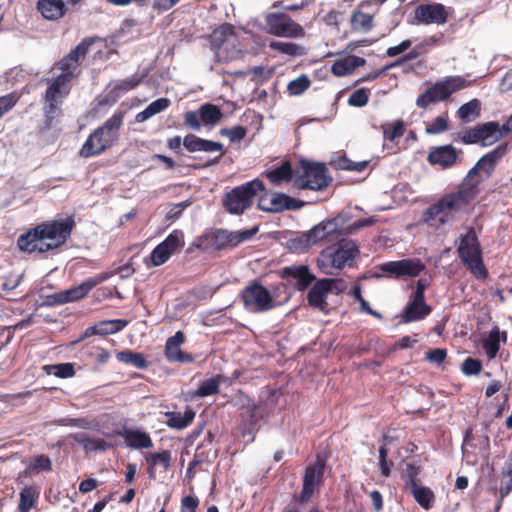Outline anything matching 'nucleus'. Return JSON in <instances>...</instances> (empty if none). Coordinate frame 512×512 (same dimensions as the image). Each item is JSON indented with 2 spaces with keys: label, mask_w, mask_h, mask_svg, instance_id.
Returning a JSON list of instances; mask_svg holds the SVG:
<instances>
[{
  "label": "nucleus",
  "mask_w": 512,
  "mask_h": 512,
  "mask_svg": "<svg viewBox=\"0 0 512 512\" xmlns=\"http://www.w3.org/2000/svg\"><path fill=\"white\" fill-rule=\"evenodd\" d=\"M88 46L86 42H81L59 62L61 73L50 83L45 94L44 110L47 117L54 118L63 98L68 94V84L74 77V71L78 67L80 60L84 59Z\"/></svg>",
  "instance_id": "f257e3e1"
},
{
  "label": "nucleus",
  "mask_w": 512,
  "mask_h": 512,
  "mask_svg": "<svg viewBox=\"0 0 512 512\" xmlns=\"http://www.w3.org/2000/svg\"><path fill=\"white\" fill-rule=\"evenodd\" d=\"M71 225L63 221L43 223L19 237L17 244L21 251L43 253L61 246L71 233Z\"/></svg>",
  "instance_id": "f03ea898"
},
{
  "label": "nucleus",
  "mask_w": 512,
  "mask_h": 512,
  "mask_svg": "<svg viewBox=\"0 0 512 512\" xmlns=\"http://www.w3.org/2000/svg\"><path fill=\"white\" fill-rule=\"evenodd\" d=\"M474 197L475 190L463 185L456 192L443 196L429 207L425 214L426 222L431 226L440 227L457 221Z\"/></svg>",
  "instance_id": "7ed1b4c3"
},
{
  "label": "nucleus",
  "mask_w": 512,
  "mask_h": 512,
  "mask_svg": "<svg viewBox=\"0 0 512 512\" xmlns=\"http://www.w3.org/2000/svg\"><path fill=\"white\" fill-rule=\"evenodd\" d=\"M359 253V246L355 241L342 240L336 246L324 249L317 259V265L324 274L334 275L335 271L346 266L351 267Z\"/></svg>",
  "instance_id": "20e7f679"
},
{
  "label": "nucleus",
  "mask_w": 512,
  "mask_h": 512,
  "mask_svg": "<svg viewBox=\"0 0 512 512\" xmlns=\"http://www.w3.org/2000/svg\"><path fill=\"white\" fill-rule=\"evenodd\" d=\"M344 222L342 215H338L329 221H323L309 231L292 239L289 247L292 251L301 253L320 242L335 241L341 235V225H344Z\"/></svg>",
  "instance_id": "39448f33"
},
{
  "label": "nucleus",
  "mask_w": 512,
  "mask_h": 512,
  "mask_svg": "<svg viewBox=\"0 0 512 512\" xmlns=\"http://www.w3.org/2000/svg\"><path fill=\"white\" fill-rule=\"evenodd\" d=\"M257 232V226L243 231L217 230L199 237L196 246L205 252L232 249L250 240Z\"/></svg>",
  "instance_id": "423d86ee"
},
{
  "label": "nucleus",
  "mask_w": 512,
  "mask_h": 512,
  "mask_svg": "<svg viewBox=\"0 0 512 512\" xmlns=\"http://www.w3.org/2000/svg\"><path fill=\"white\" fill-rule=\"evenodd\" d=\"M123 117L115 114L103 126L96 129L83 144L80 155L89 158L102 153L110 147L117 138V132L122 125Z\"/></svg>",
  "instance_id": "0eeeda50"
},
{
  "label": "nucleus",
  "mask_w": 512,
  "mask_h": 512,
  "mask_svg": "<svg viewBox=\"0 0 512 512\" xmlns=\"http://www.w3.org/2000/svg\"><path fill=\"white\" fill-rule=\"evenodd\" d=\"M457 252L463 264L475 277L483 279L487 276L480 244L473 229H468L464 235L460 236Z\"/></svg>",
  "instance_id": "6e6552de"
},
{
  "label": "nucleus",
  "mask_w": 512,
  "mask_h": 512,
  "mask_svg": "<svg viewBox=\"0 0 512 512\" xmlns=\"http://www.w3.org/2000/svg\"><path fill=\"white\" fill-rule=\"evenodd\" d=\"M259 191H264V183L258 179L252 180L227 193L224 205L230 213L240 215L251 206Z\"/></svg>",
  "instance_id": "1a4fd4ad"
},
{
  "label": "nucleus",
  "mask_w": 512,
  "mask_h": 512,
  "mask_svg": "<svg viewBox=\"0 0 512 512\" xmlns=\"http://www.w3.org/2000/svg\"><path fill=\"white\" fill-rule=\"evenodd\" d=\"M469 84L460 76L447 77L443 81L435 83L421 94L416 100V105L425 109L431 103L443 101L451 94L469 86Z\"/></svg>",
  "instance_id": "9d476101"
},
{
  "label": "nucleus",
  "mask_w": 512,
  "mask_h": 512,
  "mask_svg": "<svg viewBox=\"0 0 512 512\" xmlns=\"http://www.w3.org/2000/svg\"><path fill=\"white\" fill-rule=\"evenodd\" d=\"M327 185V169L323 164L300 162V167L295 171L294 186L296 188L322 190Z\"/></svg>",
  "instance_id": "9b49d317"
},
{
  "label": "nucleus",
  "mask_w": 512,
  "mask_h": 512,
  "mask_svg": "<svg viewBox=\"0 0 512 512\" xmlns=\"http://www.w3.org/2000/svg\"><path fill=\"white\" fill-rule=\"evenodd\" d=\"M245 308L254 313H262L275 307V300L269 290L259 283H252L242 292Z\"/></svg>",
  "instance_id": "f8f14e48"
},
{
  "label": "nucleus",
  "mask_w": 512,
  "mask_h": 512,
  "mask_svg": "<svg viewBox=\"0 0 512 512\" xmlns=\"http://www.w3.org/2000/svg\"><path fill=\"white\" fill-rule=\"evenodd\" d=\"M265 22L267 32L277 37L300 38L305 34L302 26L284 13H268Z\"/></svg>",
  "instance_id": "ddd939ff"
},
{
  "label": "nucleus",
  "mask_w": 512,
  "mask_h": 512,
  "mask_svg": "<svg viewBox=\"0 0 512 512\" xmlns=\"http://www.w3.org/2000/svg\"><path fill=\"white\" fill-rule=\"evenodd\" d=\"M258 208L266 212H281L284 210L298 209L303 206V202L291 198L283 193L270 192L264 187V191H259Z\"/></svg>",
  "instance_id": "4468645a"
},
{
  "label": "nucleus",
  "mask_w": 512,
  "mask_h": 512,
  "mask_svg": "<svg viewBox=\"0 0 512 512\" xmlns=\"http://www.w3.org/2000/svg\"><path fill=\"white\" fill-rule=\"evenodd\" d=\"M104 279L105 277L102 276L89 278L75 287L48 296L47 303L49 305H62L79 300L86 296L92 288L101 283Z\"/></svg>",
  "instance_id": "2eb2a0df"
},
{
  "label": "nucleus",
  "mask_w": 512,
  "mask_h": 512,
  "mask_svg": "<svg viewBox=\"0 0 512 512\" xmlns=\"http://www.w3.org/2000/svg\"><path fill=\"white\" fill-rule=\"evenodd\" d=\"M425 266L419 259H403L390 261L378 266V269L389 277H416Z\"/></svg>",
  "instance_id": "dca6fc26"
},
{
  "label": "nucleus",
  "mask_w": 512,
  "mask_h": 512,
  "mask_svg": "<svg viewBox=\"0 0 512 512\" xmlns=\"http://www.w3.org/2000/svg\"><path fill=\"white\" fill-rule=\"evenodd\" d=\"M237 39L234 34V27L231 24H223L215 29L211 35V43L219 53L226 52L228 59H236L241 57L242 51L240 49H234L232 52H228V47L232 46L235 48Z\"/></svg>",
  "instance_id": "f3484780"
},
{
  "label": "nucleus",
  "mask_w": 512,
  "mask_h": 512,
  "mask_svg": "<svg viewBox=\"0 0 512 512\" xmlns=\"http://www.w3.org/2000/svg\"><path fill=\"white\" fill-rule=\"evenodd\" d=\"M183 245V234L179 231H174L151 252L150 260L152 265L160 266L164 264L170 256Z\"/></svg>",
  "instance_id": "a211bd4d"
},
{
  "label": "nucleus",
  "mask_w": 512,
  "mask_h": 512,
  "mask_svg": "<svg viewBox=\"0 0 512 512\" xmlns=\"http://www.w3.org/2000/svg\"><path fill=\"white\" fill-rule=\"evenodd\" d=\"M325 468V461L318 458L317 461L308 466L303 477V489L298 497L302 503L309 501L315 488L320 484Z\"/></svg>",
  "instance_id": "6ab92c4d"
},
{
  "label": "nucleus",
  "mask_w": 512,
  "mask_h": 512,
  "mask_svg": "<svg viewBox=\"0 0 512 512\" xmlns=\"http://www.w3.org/2000/svg\"><path fill=\"white\" fill-rule=\"evenodd\" d=\"M448 12L446 7L439 3L422 4L415 9V18L423 24L442 25L446 23Z\"/></svg>",
  "instance_id": "aec40b11"
},
{
  "label": "nucleus",
  "mask_w": 512,
  "mask_h": 512,
  "mask_svg": "<svg viewBox=\"0 0 512 512\" xmlns=\"http://www.w3.org/2000/svg\"><path fill=\"white\" fill-rule=\"evenodd\" d=\"M183 145L189 152H219L220 155L215 158L212 163H217L219 158L224 154L223 145L221 143L202 139L193 134L187 135L183 139Z\"/></svg>",
  "instance_id": "412c9836"
},
{
  "label": "nucleus",
  "mask_w": 512,
  "mask_h": 512,
  "mask_svg": "<svg viewBox=\"0 0 512 512\" xmlns=\"http://www.w3.org/2000/svg\"><path fill=\"white\" fill-rule=\"evenodd\" d=\"M185 336L181 331L168 338L165 345V355L171 362L191 363L194 361L192 355L181 350L180 346L184 342Z\"/></svg>",
  "instance_id": "4be33fe9"
},
{
  "label": "nucleus",
  "mask_w": 512,
  "mask_h": 512,
  "mask_svg": "<svg viewBox=\"0 0 512 512\" xmlns=\"http://www.w3.org/2000/svg\"><path fill=\"white\" fill-rule=\"evenodd\" d=\"M430 311V307L424 301L422 289H418L415 292L414 300L405 309L403 321L409 323L421 320L426 317Z\"/></svg>",
  "instance_id": "5701e85b"
},
{
  "label": "nucleus",
  "mask_w": 512,
  "mask_h": 512,
  "mask_svg": "<svg viewBox=\"0 0 512 512\" xmlns=\"http://www.w3.org/2000/svg\"><path fill=\"white\" fill-rule=\"evenodd\" d=\"M128 322L126 320L115 319L101 321L93 326L85 329L82 339L90 337L92 335H109L121 331L126 327Z\"/></svg>",
  "instance_id": "b1692460"
},
{
  "label": "nucleus",
  "mask_w": 512,
  "mask_h": 512,
  "mask_svg": "<svg viewBox=\"0 0 512 512\" xmlns=\"http://www.w3.org/2000/svg\"><path fill=\"white\" fill-rule=\"evenodd\" d=\"M504 152L505 148L499 146L493 151L481 157L475 164V166L469 171L468 177H472L474 174H477L478 172H482L486 176L490 175V173L494 170L496 163L504 154Z\"/></svg>",
  "instance_id": "393cba45"
},
{
  "label": "nucleus",
  "mask_w": 512,
  "mask_h": 512,
  "mask_svg": "<svg viewBox=\"0 0 512 512\" xmlns=\"http://www.w3.org/2000/svg\"><path fill=\"white\" fill-rule=\"evenodd\" d=\"M456 160L457 151L451 145L435 147L428 155V161L431 164H438L444 168L452 166L456 163Z\"/></svg>",
  "instance_id": "a878e982"
},
{
  "label": "nucleus",
  "mask_w": 512,
  "mask_h": 512,
  "mask_svg": "<svg viewBox=\"0 0 512 512\" xmlns=\"http://www.w3.org/2000/svg\"><path fill=\"white\" fill-rule=\"evenodd\" d=\"M365 64V59L355 55H349L337 60L331 67L332 73L338 77H343L353 73V71Z\"/></svg>",
  "instance_id": "bb28decb"
},
{
  "label": "nucleus",
  "mask_w": 512,
  "mask_h": 512,
  "mask_svg": "<svg viewBox=\"0 0 512 512\" xmlns=\"http://www.w3.org/2000/svg\"><path fill=\"white\" fill-rule=\"evenodd\" d=\"M480 133V143L482 146H490L504 137L507 133H504L503 126L500 128L496 122H487L478 125Z\"/></svg>",
  "instance_id": "cd10ccee"
},
{
  "label": "nucleus",
  "mask_w": 512,
  "mask_h": 512,
  "mask_svg": "<svg viewBox=\"0 0 512 512\" xmlns=\"http://www.w3.org/2000/svg\"><path fill=\"white\" fill-rule=\"evenodd\" d=\"M125 443L133 449H147L153 446L148 433L137 429H128L123 433Z\"/></svg>",
  "instance_id": "c85d7f7f"
},
{
  "label": "nucleus",
  "mask_w": 512,
  "mask_h": 512,
  "mask_svg": "<svg viewBox=\"0 0 512 512\" xmlns=\"http://www.w3.org/2000/svg\"><path fill=\"white\" fill-rule=\"evenodd\" d=\"M406 485L422 508L429 509L432 507L434 494L429 488L419 485L416 480L412 478L411 482H407Z\"/></svg>",
  "instance_id": "c756f323"
},
{
  "label": "nucleus",
  "mask_w": 512,
  "mask_h": 512,
  "mask_svg": "<svg viewBox=\"0 0 512 512\" xmlns=\"http://www.w3.org/2000/svg\"><path fill=\"white\" fill-rule=\"evenodd\" d=\"M37 8L43 17L48 20H56L65 14L63 0H40Z\"/></svg>",
  "instance_id": "7c9ffc66"
},
{
  "label": "nucleus",
  "mask_w": 512,
  "mask_h": 512,
  "mask_svg": "<svg viewBox=\"0 0 512 512\" xmlns=\"http://www.w3.org/2000/svg\"><path fill=\"white\" fill-rule=\"evenodd\" d=\"M284 274L294 278L296 286L299 290H304L314 280V276L310 273L309 269L305 265H295L286 267Z\"/></svg>",
  "instance_id": "2f4dec72"
},
{
  "label": "nucleus",
  "mask_w": 512,
  "mask_h": 512,
  "mask_svg": "<svg viewBox=\"0 0 512 512\" xmlns=\"http://www.w3.org/2000/svg\"><path fill=\"white\" fill-rule=\"evenodd\" d=\"M323 282L318 280L310 289L307 295L308 302L311 306L324 311L327 308V296L330 294Z\"/></svg>",
  "instance_id": "473e14b6"
},
{
  "label": "nucleus",
  "mask_w": 512,
  "mask_h": 512,
  "mask_svg": "<svg viewBox=\"0 0 512 512\" xmlns=\"http://www.w3.org/2000/svg\"><path fill=\"white\" fill-rule=\"evenodd\" d=\"M266 176L272 184L280 185L289 182L292 178L295 179V171L292 170L291 164L285 161L280 166L268 171Z\"/></svg>",
  "instance_id": "72a5a7b5"
},
{
  "label": "nucleus",
  "mask_w": 512,
  "mask_h": 512,
  "mask_svg": "<svg viewBox=\"0 0 512 512\" xmlns=\"http://www.w3.org/2000/svg\"><path fill=\"white\" fill-rule=\"evenodd\" d=\"M166 424L168 427L181 430L186 428L194 419L195 412L191 408H187L182 414L181 412H167Z\"/></svg>",
  "instance_id": "f704fd0d"
},
{
  "label": "nucleus",
  "mask_w": 512,
  "mask_h": 512,
  "mask_svg": "<svg viewBox=\"0 0 512 512\" xmlns=\"http://www.w3.org/2000/svg\"><path fill=\"white\" fill-rule=\"evenodd\" d=\"M200 119L204 125L215 126L220 122L223 113L216 105L206 103L200 106Z\"/></svg>",
  "instance_id": "c9c22d12"
},
{
  "label": "nucleus",
  "mask_w": 512,
  "mask_h": 512,
  "mask_svg": "<svg viewBox=\"0 0 512 512\" xmlns=\"http://www.w3.org/2000/svg\"><path fill=\"white\" fill-rule=\"evenodd\" d=\"M170 104L169 99L167 98H159L152 103H150L143 111L139 112L136 115V121L138 123H142L153 117L154 115L162 112L166 108H168Z\"/></svg>",
  "instance_id": "e433bc0d"
},
{
  "label": "nucleus",
  "mask_w": 512,
  "mask_h": 512,
  "mask_svg": "<svg viewBox=\"0 0 512 512\" xmlns=\"http://www.w3.org/2000/svg\"><path fill=\"white\" fill-rule=\"evenodd\" d=\"M73 438L80 443L87 452L91 451H105L110 447V444L103 439H92L84 433L75 434Z\"/></svg>",
  "instance_id": "4c0bfd02"
},
{
  "label": "nucleus",
  "mask_w": 512,
  "mask_h": 512,
  "mask_svg": "<svg viewBox=\"0 0 512 512\" xmlns=\"http://www.w3.org/2000/svg\"><path fill=\"white\" fill-rule=\"evenodd\" d=\"M117 360L122 363L129 364L138 369H144L147 367V361L141 353L125 350L116 354Z\"/></svg>",
  "instance_id": "58836bf2"
},
{
  "label": "nucleus",
  "mask_w": 512,
  "mask_h": 512,
  "mask_svg": "<svg viewBox=\"0 0 512 512\" xmlns=\"http://www.w3.org/2000/svg\"><path fill=\"white\" fill-rule=\"evenodd\" d=\"M39 492L32 486L23 488L20 492L19 512H29L35 505Z\"/></svg>",
  "instance_id": "ea45409f"
},
{
  "label": "nucleus",
  "mask_w": 512,
  "mask_h": 512,
  "mask_svg": "<svg viewBox=\"0 0 512 512\" xmlns=\"http://www.w3.org/2000/svg\"><path fill=\"white\" fill-rule=\"evenodd\" d=\"M224 380V377L221 375H217L216 377L209 378L203 381L197 391L194 393L197 397H205L209 395H213L218 393L219 386L221 382Z\"/></svg>",
  "instance_id": "a19ab883"
},
{
  "label": "nucleus",
  "mask_w": 512,
  "mask_h": 512,
  "mask_svg": "<svg viewBox=\"0 0 512 512\" xmlns=\"http://www.w3.org/2000/svg\"><path fill=\"white\" fill-rule=\"evenodd\" d=\"M373 17L370 14L356 11L351 18V26L353 30L368 32L372 28Z\"/></svg>",
  "instance_id": "79ce46f5"
},
{
  "label": "nucleus",
  "mask_w": 512,
  "mask_h": 512,
  "mask_svg": "<svg viewBox=\"0 0 512 512\" xmlns=\"http://www.w3.org/2000/svg\"><path fill=\"white\" fill-rule=\"evenodd\" d=\"M480 111V104L478 100L474 99L468 103L463 104L458 109V117L464 122H470L478 117Z\"/></svg>",
  "instance_id": "37998d69"
},
{
  "label": "nucleus",
  "mask_w": 512,
  "mask_h": 512,
  "mask_svg": "<svg viewBox=\"0 0 512 512\" xmlns=\"http://www.w3.org/2000/svg\"><path fill=\"white\" fill-rule=\"evenodd\" d=\"M500 338V331L497 328H494L491 330L489 337L483 343L485 352L490 359L494 358L499 351Z\"/></svg>",
  "instance_id": "c03bdc74"
},
{
  "label": "nucleus",
  "mask_w": 512,
  "mask_h": 512,
  "mask_svg": "<svg viewBox=\"0 0 512 512\" xmlns=\"http://www.w3.org/2000/svg\"><path fill=\"white\" fill-rule=\"evenodd\" d=\"M310 86V80L306 75H301L290 81L287 85V91L290 95H301Z\"/></svg>",
  "instance_id": "a18cd8bd"
},
{
  "label": "nucleus",
  "mask_w": 512,
  "mask_h": 512,
  "mask_svg": "<svg viewBox=\"0 0 512 512\" xmlns=\"http://www.w3.org/2000/svg\"><path fill=\"white\" fill-rule=\"evenodd\" d=\"M146 461L151 467L162 466L165 470L170 465V452L162 451L146 456Z\"/></svg>",
  "instance_id": "49530a36"
},
{
  "label": "nucleus",
  "mask_w": 512,
  "mask_h": 512,
  "mask_svg": "<svg viewBox=\"0 0 512 512\" xmlns=\"http://www.w3.org/2000/svg\"><path fill=\"white\" fill-rule=\"evenodd\" d=\"M448 129L447 116H438L433 122L428 123L425 132L429 135H436L445 132Z\"/></svg>",
  "instance_id": "de8ad7c7"
},
{
  "label": "nucleus",
  "mask_w": 512,
  "mask_h": 512,
  "mask_svg": "<svg viewBox=\"0 0 512 512\" xmlns=\"http://www.w3.org/2000/svg\"><path fill=\"white\" fill-rule=\"evenodd\" d=\"M270 48L273 50H277L282 54L296 56L299 54L300 47L297 44L290 42H282V41H272L270 43Z\"/></svg>",
  "instance_id": "09e8293b"
},
{
  "label": "nucleus",
  "mask_w": 512,
  "mask_h": 512,
  "mask_svg": "<svg viewBox=\"0 0 512 512\" xmlns=\"http://www.w3.org/2000/svg\"><path fill=\"white\" fill-rule=\"evenodd\" d=\"M404 131V122L401 120L394 122L390 127L383 126L384 136L390 141H394L403 136Z\"/></svg>",
  "instance_id": "8fccbe9b"
},
{
  "label": "nucleus",
  "mask_w": 512,
  "mask_h": 512,
  "mask_svg": "<svg viewBox=\"0 0 512 512\" xmlns=\"http://www.w3.org/2000/svg\"><path fill=\"white\" fill-rule=\"evenodd\" d=\"M324 286L327 288V291L330 292V294L338 295L340 293H343L347 289V283L343 279L340 278H326L321 279Z\"/></svg>",
  "instance_id": "3c124183"
},
{
  "label": "nucleus",
  "mask_w": 512,
  "mask_h": 512,
  "mask_svg": "<svg viewBox=\"0 0 512 512\" xmlns=\"http://www.w3.org/2000/svg\"><path fill=\"white\" fill-rule=\"evenodd\" d=\"M222 136L229 138L231 142H240L247 134V130L243 126H235L232 128H222L220 130Z\"/></svg>",
  "instance_id": "603ef678"
},
{
  "label": "nucleus",
  "mask_w": 512,
  "mask_h": 512,
  "mask_svg": "<svg viewBox=\"0 0 512 512\" xmlns=\"http://www.w3.org/2000/svg\"><path fill=\"white\" fill-rule=\"evenodd\" d=\"M369 92L365 88L355 90L348 99V104L353 107H363L367 104Z\"/></svg>",
  "instance_id": "864d4df0"
},
{
  "label": "nucleus",
  "mask_w": 512,
  "mask_h": 512,
  "mask_svg": "<svg viewBox=\"0 0 512 512\" xmlns=\"http://www.w3.org/2000/svg\"><path fill=\"white\" fill-rule=\"evenodd\" d=\"M375 222V219L373 217L361 219L358 221H355L353 224L344 227L341 225V234H351L355 232L356 230L362 229L364 227L370 226Z\"/></svg>",
  "instance_id": "5fc2aeb1"
},
{
  "label": "nucleus",
  "mask_w": 512,
  "mask_h": 512,
  "mask_svg": "<svg viewBox=\"0 0 512 512\" xmlns=\"http://www.w3.org/2000/svg\"><path fill=\"white\" fill-rule=\"evenodd\" d=\"M482 369V364L479 360L467 358L462 364V372L465 375H477Z\"/></svg>",
  "instance_id": "6e6d98bb"
},
{
  "label": "nucleus",
  "mask_w": 512,
  "mask_h": 512,
  "mask_svg": "<svg viewBox=\"0 0 512 512\" xmlns=\"http://www.w3.org/2000/svg\"><path fill=\"white\" fill-rule=\"evenodd\" d=\"M338 167L345 170L362 172L368 165L367 161L353 162L349 159L343 158L338 161Z\"/></svg>",
  "instance_id": "4d7b16f0"
},
{
  "label": "nucleus",
  "mask_w": 512,
  "mask_h": 512,
  "mask_svg": "<svg viewBox=\"0 0 512 512\" xmlns=\"http://www.w3.org/2000/svg\"><path fill=\"white\" fill-rule=\"evenodd\" d=\"M29 467L36 471H49L51 460L45 455H38L32 459Z\"/></svg>",
  "instance_id": "13d9d810"
},
{
  "label": "nucleus",
  "mask_w": 512,
  "mask_h": 512,
  "mask_svg": "<svg viewBox=\"0 0 512 512\" xmlns=\"http://www.w3.org/2000/svg\"><path fill=\"white\" fill-rule=\"evenodd\" d=\"M53 374L57 377L68 378L72 377L75 373L74 367L71 363H62L51 367Z\"/></svg>",
  "instance_id": "bf43d9fd"
},
{
  "label": "nucleus",
  "mask_w": 512,
  "mask_h": 512,
  "mask_svg": "<svg viewBox=\"0 0 512 512\" xmlns=\"http://www.w3.org/2000/svg\"><path fill=\"white\" fill-rule=\"evenodd\" d=\"M200 112L188 111L184 115V123L189 128L199 131L201 129Z\"/></svg>",
  "instance_id": "052dcab7"
},
{
  "label": "nucleus",
  "mask_w": 512,
  "mask_h": 512,
  "mask_svg": "<svg viewBox=\"0 0 512 512\" xmlns=\"http://www.w3.org/2000/svg\"><path fill=\"white\" fill-rule=\"evenodd\" d=\"M388 449L386 446H381L379 448V466L381 470V474L385 477L390 475V464L387 460Z\"/></svg>",
  "instance_id": "680f3d73"
},
{
  "label": "nucleus",
  "mask_w": 512,
  "mask_h": 512,
  "mask_svg": "<svg viewBox=\"0 0 512 512\" xmlns=\"http://www.w3.org/2000/svg\"><path fill=\"white\" fill-rule=\"evenodd\" d=\"M461 139L466 144L480 142V133L478 125L464 132Z\"/></svg>",
  "instance_id": "e2e57ef3"
},
{
  "label": "nucleus",
  "mask_w": 512,
  "mask_h": 512,
  "mask_svg": "<svg viewBox=\"0 0 512 512\" xmlns=\"http://www.w3.org/2000/svg\"><path fill=\"white\" fill-rule=\"evenodd\" d=\"M411 45H412L411 40H404L397 46L389 47L386 51V54L389 57H395V56L405 52L406 50H408L411 47Z\"/></svg>",
  "instance_id": "0e129e2a"
},
{
  "label": "nucleus",
  "mask_w": 512,
  "mask_h": 512,
  "mask_svg": "<svg viewBox=\"0 0 512 512\" xmlns=\"http://www.w3.org/2000/svg\"><path fill=\"white\" fill-rule=\"evenodd\" d=\"M198 499L193 496H185L181 503V512H195Z\"/></svg>",
  "instance_id": "69168bd1"
},
{
  "label": "nucleus",
  "mask_w": 512,
  "mask_h": 512,
  "mask_svg": "<svg viewBox=\"0 0 512 512\" xmlns=\"http://www.w3.org/2000/svg\"><path fill=\"white\" fill-rule=\"evenodd\" d=\"M140 82V78L133 76L131 78L125 79L120 84H118L115 89L120 92H127L134 87H136Z\"/></svg>",
  "instance_id": "338daca9"
},
{
  "label": "nucleus",
  "mask_w": 512,
  "mask_h": 512,
  "mask_svg": "<svg viewBox=\"0 0 512 512\" xmlns=\"http://www.w3.org/2000/svg\"><path fill=\"white\" fill-rule=\"evenodd\" d=\"M342 18V13L336 10H330L323 17V21L329 26H338Z\"/></svg>",
  "instance_id": "774afa93"
}]
</instances>
